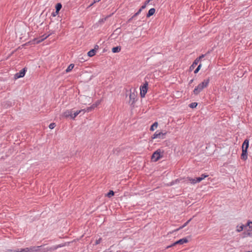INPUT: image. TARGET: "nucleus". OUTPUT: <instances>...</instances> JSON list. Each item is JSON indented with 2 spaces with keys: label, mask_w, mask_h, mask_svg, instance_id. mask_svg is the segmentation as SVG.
<instances>
[{
  "label": "nucleus",
  "mask_w": 252,
  "mask_h": 252,
  "mask_svg": "<svg viewBox=\"0 0 252 252\" xmlns=\"http://www.w3.org/2000/svg\"><path fill=\"white\" fill-rule=\"evenodd\" d=\"M210 81L209 78L204 79L203 82L199 84L198 86L194 88L193 94L195 95H198L204 88L208 87Z\"/></svg>",
  "instance_id": "obj_1"
},
{
  "label": "nucleus",
  "mask_w": 252,
  "mask_h": 252,
  "mask_svg": "<svg viewBox=\"0 0 252 252\" xmlns=\"http://www.w3.org/2000/svg\"><path fill=\"white\" fill-rule=\"evenodd\" d=\"M164 151L163 149H158L155 151L151 156V160L154 162H156L163 158Z\"/></svg>",
  "instance_id": "obj_2"
},
{
  "label": "nucleus",
  "mask_w": 252,
  "mask_h": 252,
  "mask_svg": "<svg viewBox=\"0 0 252 252\" xmlns=\"http://www.w3.org/2000/svg\"><path fill=\"white\" fill-rule=\"evenodd\" d=\"M249 143H243L242 146V153L241 156V158L243 160H246L247 159L248 152L247 150L249 147Z\"/></svg>",
  "instance_id": "obj_3"
},
{
  "label": "nucleus",
  "mask_w": 252,
  "mask_h": 252,
  "mask_svg": "<svg viewBox=\"0 0 252 252\" xmlns=\"http://www.w3.org/2000/svg\"><path fill=\"white\" fill-rule=\"evenodd\" d=\"M170 133L167 132H163L162 131H157L155 134L151 137L152 139L155 138L164 139L166 138V135L169 134Z\"/></svg>",
  "instance_id": "obj_4"
},
{
  "label": "nucleus",
  "mask_w": 252,
  "mask_h": 252,
  "mask_svg": "<svg viewBox=\"0 0 252 252\" xmlns=\"http://www.w3.org/2000/svg\"><path fill=\"white\" fill-rule=\"evenodd\" d=\"M130 94H129V103L130 104V105L134 106V104L135 103L137 97V93L135 92V90H134L133 92H132V90H130Z\"/></svg>",
  "instance_id": "obj_5"
},
{
  "label": "nucleus",
  "mask_w": 252,
  "mask_h": 252,
  "mask_svg": "<svg viewBox=\"0 0 252 252\" xmlns=\"http://www.w3.org/2000/svg\"><path fill=\"white\" fill-rule=\"evenodd\" d=\"M148 83L147 82H146L143 86H141L140 88V95L141 97H144L146 94L148 90Z\"/></svg>",
  "instance_id": "obj_6"
},
{
  "label": "nucleus",
  "mask_w": 252,
  "mask_h": 252,
  "mask_svg": "<svg viewBox=\"0 0 252 252\" xmlns=\"http://www.w3.org/2000/svg\"><path fill=\"white\" fill-rule=\"evenodd\" d=\"M63 246V245H59L51 247H47L46 248H43L42 249H41L40 251H41V252H47L49 251L52 252V251L56 250L58 248H61Z\"/></svg>",
  "instance_id": "obj_7"
},
{
  "label": "nucleus",
  "mask_w": 252,
  "mask_h": 252,
  "mask_svg": "<svg viewBox=\"0 0 252 252\" xmlns=\"http://www.w3.org/2000/svg\"><path fill=\"white\" fill-rule=\"evenodd\" d=\"M188 241H189L187 238H183L182 239H181L176 241L175 242L173 243L171 245H170V246L167 247V248L172 247L176 245H182V244H184V243H188Z\"/></svg>",
  "instance_id": "obj_8"
},
{
  "label": "nucleus",
  "mask_w": 252,
  "mask_h": 252,
  "mask_svg": "<svg viewBox=\"0 0 252 252\" xmlns=\"http://www.w3.org/2000/svg\"><path fill=\"white\" fill-rule=\"evenodd\" d=\"M27 69L26 68H23L19 72L16 73L14 75V79H17L21 77H23L25 76Z\"/></svg>",
  "instance_id": "obj_9"
},
{
  "label": "nucleus",
  "mask_w": 252,
  "mask_h": 252,
  "mask_svg": "<svg viewBox=\"0 0 252 252\" xmlns=\"http://www.w3.org/2000/svg\"><path fill=\"white\" fill-rule=\"evenodd\" d=\"M42 247V246H32L30 248H28L29 251L28 252H39L41 250V248Z\"/></svg>",
  "instance_id": "obj_10"
},
{
  "label": "nucleus",
  "mask_w": 252,
  "mask_h": 252,
  "mask_svg": "<svg viewBox=\"0 0 252 252\" xmlns=\"http://www.w3.org/2000/svg\"><path fill=\"white\" fill-rule=\"evenodd\" d=\"M188 179L192 184L200 182L202 180V178L200 177H197L195 179H192L190 177H188Z\"/></svg>",
  "instance_id": "obj_11"
},
{
  "label": "nucleus",
  "mask_w": 252,
  "mask_h": 252,
  "mask_svg": "<svg viewBox=\"0 0 252 252\" xmlns=\"http://www.w3.org/2000/svg\"><path fill=\"white\" fill-rule=\"evenodd\" d=\"M84 111V109H82V110H77L76 111V112H75L73 114H72V113L71 112V118L72 119H74L78 115H79L81 112H83Z\"/></svg>",
  "instance_id": "obj_12"
},
{
  "label": "nucleus",
  "mask_w": 252,
  "mask_h": 252,
  "mask_svg": "<svg viewBox=\"0 0 252 252\" xmlns=\"http://www.w3.org/2000/svg\"><path fill=\"white\" fill-rule=\"evenodd\" d=\"M156 10L154 8H151L148 13L147 14V17H150L153 15L154 13H155Z\"/></svg>",
  "instance_id": "obj_13"
},
{
  "label": "nucleus",
  "mask_w": 252,
  "mask_h": 252,
  "mask_svg": "<svg viewBox=\"0 0 252 252\" xmlns=\"http://www.w3.org/2000/svg\"><path fill=\"white\" fill-rule=\"evenodd\" d=\"M62 7V5L61 3H58L55 6L56 8V13L58 14L60 10L61 9Z\"/></svg>",
  "instance_id": "obj_14"
},
{
  "label": "nucleus",
  "mask_w": 252,
  "mask_h": 252,
  "mask_svg": "<svg viewBox=\"0 0 252 252\" xmlns=\"http://www.w3.org/2000/svg\"><path fill=\"white\" fill-rule=\"evenodd\" d=\"M245 228H246V226L244 224H242L240 226L237 225L236 227V231L240 232L242 231Z\"/></svg>",
  "instance_id": "obj_15"
},
{
  "label": "nucleus",
  "mask_w": 252,
  "mask_h": 252,
  "mask_svg": "<svg viewBox=\"0 0 252 252\" xmlns=\"http://www.w3.org/2000/svg\"><path fill=\"white\" fill-rule=\"evenodd\" d=\"M199 63L198 60H197L196 59L194 61L192 64L191 65V66L189 67L190 70L193 69L195 66L198 64Z\"/></svg>",
  "instance_id": "obj_16"
},
{
  "label": "nucleus",
  "mask_w": 252,
  "mask_h": 252,
  "mask_svg": "<svg viewBox=\"0 0 252 252\" xmlns=\"http://www.w3.org/2000/svg\"><path fill=\"white\" fill-rule=\"evenodd\" d=\"M121 48L120 46L114 47L112 48V51L113 53H118L121 51Z\"/></svg>",
  "instance_id": "obj_17"
},
{
  "label": "nucleus",
  "mask_w": 252,
  "mask_h": 252,
  "mask_svg": "<svg viewBox=\"0 0 252 252\" xmlns=\"http://www.w3.org/2000/svg\"><path fill=\"white\" fill-rule=\"evenodd\" d=\"M95 53V50L92 49L88 52V56L90 57H92L94 56Z\"/></svg>",
  "instance_id": "obj_18"
},
{
  "label": "nucleus",
  "mask_w": 252,
  "mask_h": 252,
  "mask_svg": "<svg viewBox=\"0 0 252 252\" xmlns=\"http://www.w3.org/2000/svg\"><path fill=\"white\" fill-rule=\"evenodd\" d=\"M96 107V104H93L92 106L88 107L86 110L84 109V111H83V113H84L85 112H90L93 109H94L95 107Z\"/></svg>",
  "instance_id": "obj_19"
},
{
  "label": "nucleus",
  "mask_w": 252,
  "mask_h": 252,
  "mask_svg": "<svg viewBox=\"0 0 252 252\" xmlns=\"http://www.w3.org/2000/svg\"><path fill=\"white\" fill-rule=\"evenodd\" d=\"M245 225L246 226V227L248 226L249 227V229L248 231H252V221L249 220Z\"/></svg>",
  "instance_id": "obj_20"
},
{
  "label": "nucleus",
  "mask_w": 252,
  "mask_h": 252,
  "mask_svg": "<svg viewBox=\"0 0 252 252\" xmlns=\"http://www.w3.org/2000/svg\"><path fill=\"white\" fill-rule=\"evenodd\" d=\"M158 126V123L157 122H155L151 126L150 130L151 131H154Z\"/></svg>",
  "instance_id": "obj_21"
},
{
  "label": "nucleus",
  "mask_w": 252,
  "mask_h": 252,
  "mask_svg": "<svg viewBox=\"0 0 252 252\" xmlns=\"http://www.w3.org/2000/svg\"><path fill=\"white\" fill-rule=\"evenodd\" d=\"M191 220V219H190L188 221H187L183 225H182L181 226H180L179 228L177 229L176 230V231H178L181 229H182L184 227H185V226H186L189 223L190 221V220Z\"/></svg>",
  "instance_id": "obj_22"
},
{
  "label": "nucleus",
  "mask_w": 252,
  "mask_h": 252,
  "mask_svg": "<svg viewBox=\"0 0 252 252\" xmlns=\"http://www.w3.org/2000/svg\"><path fill=\"white\" fill-rule=\"evenodd\" d=\"M71 111H70L69 110H67V111H65L63 114V116L66 118H67L69 116L71 117Z\"/></svg>",
  "instance_id": "obj_23"
},
{
  "label": "nucleus",
  "mask_w": 252,
  "mask_h": 252,
  "mask_svg": "<svg viewBox=\"0 0 252 252\" xmlns=\"http://www.w3.org/2000/svg\"><path fill=\"white\" fill-rule=\"evenodd\" d=\"M74 66V64H72V63L69 65V66L67 67V68L65 70L66 72H70L73 68Z\"/></svg>",
  "instance_id": "obj_24"
},
{
  "label": "nucleus",
  "mask_w": 252,
  "mask_h": 252,
  "mask_svg": "<svg viewBox=\"0 0 252 252\" xmlns=\"http://www.w3.org/2000/svg\"><path fill=\"white\" fill-rule=\"evenodd\" d=\"M29 251V250L28 249V248L17 249V252H28Z\"/></svg>",
  "instance_id": "obj_25"
},
{
  "label": "nucleus",
  "mask_w": 252,
  "mask_h": 252,
  "mask_svg": "<svg viewBox=\"0 0 252 252\" xmlns=\"http://www.w3.org/2000/svg\"><path fill=\"white\" fill-rule=\"evenodd\" d=\"M114 192L112 190H109V191L107 193V196L109 198H110L112 196H113V195H114Z\"/></svg>",
  "instance_id": "obj_26"
},
{
  "label": "nucleus",
  "mask_w": 252,
  "mask_h": 252,
  "mask_svg": "<svg viewBox=\"0 0 252 252\" xmlns=\"http://www.w3.org/2000/svg\"><path fill=\"white\" fill-rule=\"evenodd\" d=\"M197 104V102H192L189 105V106L191 108H194L196 107Z\"/></svg>",
  "instance_id": "obj_27"
},
{
  "label": "nucleus",
  "mask_w": 252,
  "mask_h": 252,
  "mask_svg": "<svg viewBox=\"0 0 252 252\" xmlns=\"http://www.w3.org/2000/svg\"><path fill=\"white\" fill-rule=\"evenodd\" d=\"M251 231L248 230L247 232H244V236L245 237H246L248 236H252V234L251 233Z\"/></svg>",
  "instance_id": "obj_28"
},
{
  "label": "nucleus",
  "mask_w": 252,
  "mask_h": 252,
  "mask_svg": "<svg viewBox=\"0 0 252 252\" xmlns=\"http://www.w3.org/2000/svg\"><path fill=\"white\" fill-rule=\"evenodd\" d=\"M49 35H50V34H48V35H47L46 34H43L42 36V39L39 42L42 41L43 40L46 39Z\"/></svg>",
  "instance_id": "obj_29"
},
{
  "label": "nucleus",
  "mask_w": 252,
  "mask_h": 252,
  "mask_svg": "<svg viewBox=\"0 0 252 252\" xmlns=\"http://www.w3.org/2000/svg\"><path fill=\"white\" fill-rule=\"evenodd\" d=\"M201 67V64H199V65L197 66V67L195 69V70L194 71V73H197L199 70L200 69Z\"/></svg>",
  "instance_id": "obj_30"
},
{
  "label": "nucleus",
  "mask_w": 252,
  "mask_h": 252,
  "mask_svg": "<svg viewBox=\"0 0 252 252\" xmlns=\"http://www.w3.org/2000/svg\"><path fill=\"white\" fill-rule=\"evenodd\" d=\"M56 126V124L55 123H51L49 126V127L50 128V129H53Z\"/></svg>",
  "instance_id": "obj_31"
},
{
  "label": "nucleus",
  "mask_w": 252,
  "mask_h": 252,
  "mask_svg": "<svg viewBox=\"0 0 252 252\" xmlns=\"http://www.w3.org/2000/svg\"><path fill=\"white\" fill-rule=\"evenodd\" d=\"M101 241H102V238H99L98 239L96 240L94 245H97L99 244L101 242Z\"/></svg>",
  "instance_id": "obj_32"
},
{
  "label": "nucleus",
  "mask_w": 252,
  "mask_h": 252,
  "mask_svg": "<svg viewBox=\"0 0 252 252\" xmlns=\"http://www.w3.org/2000/svg\"><path fill=\"white\" fill-rule=\"evenodd\" d=\"M204 57H205V55L202 54L201 56H200L198 58H197L196 59L198 60V61L199 62Z\"/></svg>",
  "instance_id": "obj_33"
},
{
  "label": "nucleus",
  "mask_w": 252,
  "mask_h": 252,
  "mask_svg": "<svg viewBox=\"0 0 252 252\" xmlns=\"http://www.w3.org/2000/svg\"><path fill=\"white\" fill-rule=\"evenodd\" d=\"M208 175H206L205 174H203L201 175V176L200 177L202 178V180L203 179H204L206 177H208Z\"/></svg>",
  "instance_id": "obj_34"
},
{
  "label": "nucleus",
  "mask_w": 252,
  "mask_h": 252,
  "mask_svg": "<svg viewBox=\"0 0 252 252\" xmlns=\"http://www.w3.org/2000/svg\"><path fill=\"white\" fill-rule=\"evenodd\" d=\"M6 252H17V250H7Z\"/></svg>",
  "instance_id": "obj_35"
},
{
  "label": "nucleus",
  "mask_w": 252,
  "mask_h": 252,
  "mask_svg": "<svg viewBox=\"0 0 252 252\" xmlns=\"http://www.w3.org/2000/svg\"><path fill=\"white\" fill-rule=\"evenodd\" d=\"M100 0H94V2L92 3L91 4H90V6H92L94 3H95V2H99Z\"/></svg>",
  "instance_id": "obj_36"
},
{
  "label": "nucleus",
  "mask_w": 252,
  "mask_h": 252,
  "mask_svg": "<svg viewBox=\"0 0 252 252\" xmlns=\"http://www.w3.org/2000/svg\"><path fill=\"white\" fill-rule=\"evenodd\" d=\"M146 7V5L144 4L141 7H140V9H141V10H142L143 9L145 8Z\"/></svg>",
  "instance_id": "obj_37"
},
{
  "label": "nucleus",
  "mask_w": 252,
  "mask_h": 252,
  "mask_svg": "<svg viewBox=\"0 0 252 252\" xmlns=\"http://www.w3.org/2000/svg\"><path fill=\"white\" fill-rule=\"evenodd\" d=\"M98 46L96 45L95 46H94V49L95 50V52H96V50H98Z\"/></svg>",
  "instance_id": "obj_38"
},
{
  "label": "nucleus",
  "mask_w": 252,
  "mask_h": 252,
  "mask_svg": "<svg viewBox=\"0 0 252 252\" xmlns=\"http://www.w3.org/2000/svg\"><path fill=\"white\" fill-rule=\"evenodd\" d=\"M150 1V0H146V1H145L144 4H145L146 5H147V4L148 3H149Z\"/></svg>",
  "instance_id": "obj_39"
},
{
  "label": "nucleus",
  "mask_w": 252,
  "mask_h": 252,
  "mask_svg": "<svg viewBox=\"0 0 252 252\" xmlns=\"http://www.w3.org/2000/svg\"><path fill=\"white\" fill-rule=\"evenodd\" d=\"M250 139L246 138V139H245L244 140V141H243V142H249V141H250Z\"/></svg>",
  "instance_id": "obj_40"
},
{
  "label": "nucleus",
  "mask_w": 252,
  "mask_h": 252,
  "mask_svg": "<svg viewBox=\"0 0 252 252\" xmlns=\"http://www.w3.org/2000/svg\"><path fill=\"white\" fill-rule=\"evenodd\" d=\"M57 14H56V11H55V12H53L52 13V16H54V17L56 16Z\"/></svg>",
  "instance_id": "obj_41"
},
{
  "label": "nucleus",
  "mask_w": 252,
  "mask_h": 252,
  "mask_svg": "<svg viewBox=\"0 0 252 252\" xmlns=\"http://www.w3.org/2000/svg\"><path fill=\"white\" fill-rule=\"evenodd\" d=\"M137 15H138V13L136 12L135 13L132 17L134 18L135 17L137 16Z\"/></svg>",
  "instance_id": "obj_42"
},
{
  "label": "nucleus",
  "mask_w": 252,
  "mask_h": 252,
  "mask_svg": "<svg viewBox=\"0 0 252 252\" xmlns=\"http://www.w3.org/2000/svg\"><path fill=\"white\" fill-rule=\"evenodd\" d=\"M141 11H142V10H141V9H140H140L138 10V11L137 12V13H138V14L139 15V14L141 13Z\"/></svg>",
  "instance_id": "obj_43"
},
{
  "label": "nucleus",
  "mask_w": 252,
  "mask_h": 252,
  "mask_svg": "<svg viewBox=\"0 0 252 252\" xmlns=\"http://www.w3.org/2000/svg\"><path fill=\"white\" fill-rule=\"evenodd\" d=\"M133 19V18L132 17H131L130 18H129L128 20V22H130L132 19Z\"/></svg>",
  "instance_id": "obj_44"
},
{
  "label": "nucleus",
  "mask_w": 252,
  "mask_h": 252,
  "mask_svg": "<svg viewBox=\"0 0 252 252\" xmlns=\"http://www.w3.org/2000/svg\"><path fill=\"white\" fill-rule=\"evenodd\" d=\"M193 79H191V80H190L189 81V84H191V83L193 82Z\"/></svg>",
  "instance_id": "obj_45"
},
{
  "label": "nucleus",
  "mask_w": 252,
  "mask_h": 252,
  "mask_svg": "<svg viewBox=\"0 0 252 252\" xmlns=\"http://www.w3.org/2000/svg\"><path fill=\"white\" fill-rule=\"evenodd\" d=\"M108 252L107 250H105V251H104V252Z\"/></svg>",
  "instance_id": "obj_46"
},
{
  "label": "nucleus",
  "mask_w": 252,
  "mask_h": 252,
  "mask_svg": "<svg viewBox=\"0 0 252 252\" xmlns=\"http://www.w3.org/2000/svg\"><path fill=\"white\" fill-rule=\"evenodd\" d=\"M99 104V102H97V103H96L95 104H96V106H97V105L98 104Z\"/></svg>",
  "instance_id": "obj_47"
}]
</instances>
